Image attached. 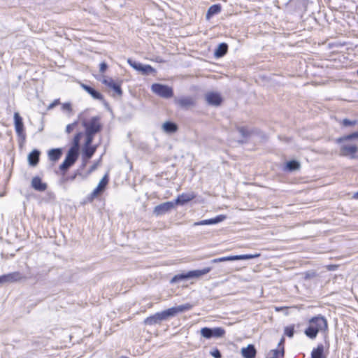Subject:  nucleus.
<instances>
[{"instance_id":"1","label":"nucleus","mask_w":358,"mask_h":358,"mask_svg":"<svg viewBox=\"0 0 358 358\" xmlns=\"http://www.w3.org/2000/svg\"><path fill=\"white\" fill-rule=\"evenodd\" d=\"M328 330V322L327 319L321 315L313 317L308 321V327L305 329V335L310 338L315 339L319 332H326Z\"/></svg>"},{"instance_id":"2","label":"nucleus","mask_w":358,"mask_h":358,"mask_svg":"<svg viewBox=\"0 0 358 358\" xmlns=\"http://www.w3.org/2000/svg\"><path fill=\"white\" fill-rule=\"evenodd\" d=\"M211 267H206L200 270H194L189 271L187 273H179L175 275L170 280V282L171 284H176L179 282L185 281L191 278H199L201 275L208 273L211 271Z\"/></svg>"},{"instance_id":"3","label":"nucleus","mask_w":358,"mask_h":358,"mask_svg":"<svg viewBox=\"0 0 358 358\" xmlns=\"http://www.w3.org/2000/svg\"><path fill=\"white\" fill-rule=\"evenodd\" d=\"M193 305L185 303L178 306L171 307L160 313H158V320H166L176 316L179 313H183L192 308Z\"/></svg>"},{"instance_id":"4","label":"nucleus","mask_w":358,"mask_h":358,"mask_svg":"<svg viewBox=\"0 0 358 358\" xmlns=\"http://www.w3.org/2000/svg\"><path fill=\"white\" fill-rule=\"evenodd\" d=\"M78 118L82 121V125L85 129V133L96 134L102 129V124L99 116L92 117L89 121L82 118L80 114Z\"/></svg>"},{"instance_id":"5","label":"nucleus","mask_w":358,"mask_h":358,"mask_svg":"<svg viewBox=\"0 0 358 358\" xmlns=\"http://www.w3.org/2000/svg\"><path fill=\"white\" fill-rule=\"evenodd\" d=\"M200 332L201 335L207 339L212 338H222L225 334V330L222 327H203L201 329Z\"/></svg>"},{"instance_id":"6","label":"nucleus","mask_w":358,"mask_h":358,"mask_svg":"<svg viewBox=\"0 0 358 358\" xmlns=\"http://www.w3.org/2000/svg\"><path fill=\"white\" fill-rule=\"evenodd\" d=\"M78 155V152L69 149L65 159L59 166V169L63 172H66L76 162Z\"/></svg>"},{"instance_id":"7","label":"nucleus","mask_w":358,"mask_h":358,"mask_svg":"<svg viewBox=\"0 0 358 358\" xmlns=\"http://www.w3.org/2000/svg\"><path fill=\"white\" fill-rule=\"evenodd\" d=\"M259 254H255V255H233V256H227V257H222L220 258L213 259L211 260V263H219V262H228V261H236V260H245V259H254L256 257H259Z\"/></svg>"},{"instance_id":"8","label":"nucleus","mask_w":358,"mask_h":358,"mask_svg":"<svg viewBox=\"0 0 358 358\" xmlns=\"http://www.w3.org/2000/svg\"><path fill=\"white\" fill-rule=\"evenodd\" d=\"M174 103L180 108L187 109L195 105V99L192 96H180L174 98Z\"/></svg>"},{"instance_id":"9","label":"nucleus","mask_w":358,"mask_h":358,"mask_svg":"<svg viewBox=\"0 0 358 358\" xmlns=\"http://www.w3.org/2000/svg\"><path fill=\"white\" fill-rule=\"evenodd\" d=\"M358 152V147L355 145L343 144L340 148L341 156H351V158H355V154Z\"/></svg>"},{"instance_id":"10","label":"nucleus","mask_w":358,"mask_h":358,"mask_svg":"<svg viewBox=\"0 0 358 358\" xmlns=\"http://www.w3.org/2000/svg\"><path fill=\"white\" fill-rule=\"evenodd\" d=\"M305 6L303 0H289L287 3V8L289 11L301 12L304 10Z\"/></svg>"},{"instance_id":"11","label":"nucleus","mask_w":358,"mask_h":358,"mask_svg":"<svg viewBox=\"0 0 358 358\" xmlns=\"http://www.w3.org/2000/svg\"><path fill=\"white\" fill-rule=\"evenodd\" d=\"M22 278V276L20 274V273L13 272V273L0 276V284L19 281Z\"/></svg>"},{"instance_id":"12","label":"nucleus","mask_w":358,"mask_h":358,"mask_svg":"<svg viewBox=\"0 0 358 358\" xmlns=\"http://www.w3.org/2000/svg\"><path fill=\"white\" fill-rule=\"evenodd\" d=\"M205 98L208 103L212 106H218L222 101L220 94L216 92H208L206 94Z\"/></svg>"},{"instance_id":"13","label":"nucleus","mask_w":358,"mask_h":358,"mask_svg":"<svg viewBox=\"0 0 358 358\" xmlns=\"http://www.w3.org/2000/svg\"><path fill=\"white\" fill-rule=\"evenodd\" d=\"M108 182V175L106 174L101 180L99 181L97 187L94 189V191L91 194V196L92 198H95L99 196L101 192H103Z\"/></svg>"},{"instance_id":"14","label":"nucleus","mask_w":358,"mask_h":358,"mask_svg":"<svg viewBox=\"0 0 358 358\" xmlns=\"http://www.w3.org/2000/svg\"><path fill=\"white\" fill-rule=\"evenodd\" d=\"M158 96L165 99L171 98L173 96L172 87L158 83Z\"/></svg>"},{"instance_id":"15","label":"nucleus","mask_w":358,"mask_h":358,"mask_svg":"<svg viewBox=\"0 0 358 358\" xmlns=\"http://www.w3.org/2000/svg\"><path fill=\"white\" fill-rule=\"evenodd\" d=\"M102 83L107 87L113 89L118 96H121L122 95L120 84L115 83L112 78H105L102 80Z\"/></svg>"},{"instance_id":"16","label":"nucleus","mask_w":358,"mask_h":358,"mask_svg":"<svg viewBox=\"0 0 358 358\" xmlns=\"http://www.w3.org/2000/svg\"><path fill=\"white\" fill-rule=\"evenodd\" d=\"M14 124L17 134L21 136L24 133V124L22 118L18 113H14Z\"/></svg>"},{"instance_id":"17","label":"nucleus","mask_w":358,"mask_h":358,"mask_svg":"<svg viewBox=\"0 0 358 358\" xmlns=\"http://www.w3.org/2000/svg\"><path fill=\"white\" fill-rule=\"evenodd\" d=\"M31 187L36 191L43 192L45 191L48 185L45 182H43L42 180L38 176H35L31 180Z\"/></svg>"},{"instance_id":"18","label":"nucleus","mask_w":358,"mask_h":358,"mask_svg":"<svg viewBox=\"0 0 358 358\" xmlns=\"http://www.w3.org/2000/svg\"><path fill=\"white\" fill-rule=\"evenodd\" d=\"M226 219V216L223 215H220L216 216L214 218L203 220L198 222H195L194 225H207V224H217L220 222H222Z\"/></svg>"},{"instance_id":"19","label":"nucleus","mask_w":358,"mask_h":358,"mask_svg":"<svg viewBox=\"0 0 358 358\" xmlns=\"http://www.w3.org/2000/svg\"><path fill=\"white\" fill-rule=\"evenodd\" d=\"M178 125L171 121H166L162 125V131L166 134H173L178 131Z\"/></svg>"},{"instance_id":"20","label":"nucleus","mask_w":358,"mask_h":358,"mask_svg":"<svg viewBox=\"0 0 358 358\" xmlns=\"http://www.w3.org/2000/svg\"><path fill=\"white\" fill-rule=\"evenodd\" d=\"M257 350L253 345H248L246 348L241 349V354L244 358H255Z\"/></svg>"},{"instance_id":"21","label":"nucleus","mask_w":358,"mask_h":358,"mask_svg":"<svg viewBox=\"0 0 358 358\" xmlns=\"http://www.w3.org/2000/svg\"><path fill=\"white\" fill-rule=\"evenodd\" d=\"M81 87L83 90H85L88 94H90L94 99L103 101V95L95 90L92 87L87 85L85 84H81Z\"/></svg>"},{"instance_id":"22","label":"nucleus","mask_w":358,"mask_h":358,"mask_svg":"<svg viewBox=\"0 0 358 358\" xmlns=\"http://www.w3.org/2000/svg\"><path fill=\"white\" fill-rule=\"evenodd\" d=\"M39 157H40V151H38V150H32L28 155L29 164L31 166H36L38 164Z\"/></svg>"},{"instance_id":"23","label":"nucleus","mask_w":358,"mask_h":358,"mask_svg":"<svg viewBox=\"0 0 358 358\" xmlns=\"http://www.w3.org/2000/svg\"><path fill=\"white\" fill-rule=\"evenodd\" d=\"M62 155V150L61 148H53L48 151V156L50 161L53 162H57Z\"/></svg>"},{"instance_id":"24","label":"nucleus","mask_w":358,"mask_h":358,"mask_svg":"<svg viewBox=\"0 0 358 358\" xmlns=\"http://www.w3.org/2000/svg\"><path fill=\"white\" fill-rule=\"evenodd\" d=\"M222 10V6L220 4H214L211 6L206 15V20H209L213 15L219 14Z\"/></svg>"},{"instance_id":"25","label":"nucleus","mask_w":358,"mask_h":358,"mask_svg":"<svg viewBox=\"0 0 358 358\" xmlns=\"http://www.w3.org/2000/svg\"><path fill=\"white\" fill-rule=\"evenodd\" d=\"M194 198V195L192 194H182L176 199V203L180 205H184L186 203L192 201Z\"/></svg>"},{"instance_id":"26","label":"nucleus","mask_w":358,"mask_h":358,"mask_svg":"<svg viewBox=\"0 0 358 358\" xmlns=\"http://www.w3.org/2000/svg\"><path fill=\"white\" fill-rule=\"evenodd\" d=\"M311 358H325L324 355V345L319 344L311 352Z\"/></svg>"},{"instance_id":"27","label":"nucleus","mask_w":358,"mask_h":358,"mask_svg":"<svg viewBox=\"0 0 358 358\" xmlns=\"http://www.w3.org/2000/svg\"><path fill=\"white\" fill-rule=\"evenodd\" d=\"M228 50V45L225 43H220L215 51L216 57H222L226 55Z\"/></svg>"},{"instance_id":"28","label":"nucleus","mask_w":358,"mask_h":358,"mask_svg":"<svg viewBox=\"0 0 358 358\" xmlns=\"http://www.w3.org/2000/svg\"><path fill=\"white\" fill-rule=\"evenodd\" d=\"M82 136V132H79L75 135L73 140V145L71 147L70 150H73L79 153L80 141Z\"/></svg>"},{"instance_id":"29","label":"nucleus","mask_w":358,"mask_h":358,"mask_svg":"<svg viewBox=\"0 0 358 358\" xmlns=\"http://www.w3.org/2000/svg\"><path fill=\"white\" fill-rule=\"evenodd\" d=\"M300 167V163L296 160H291L286 164V169L289 171H294L299 170Z\"/></svg>"},{"instance_id":"30","label":"nucleus","mask_w":358,"mask_h":358,"mask_svg":"<svg viewBox=\"0 0 358 358\" xmlns=\"http://www.w3.org/2000/svg\"><path fill=\"white\" fill-rule=\"evenodd\" d=\"M355 138H358V131L353 132L350 134L340 137L336 139V142L338 144L342 143L343 142L348 140H352Z\"/></svg>"},{"instance_id":"31","label":"nucleus","mask_w":358,"mask_h":358,"mask_svg":"<svg viewBox=\"0 0 358 358\" xmlns=\"http://www.w3.org/2000/svg\"><path fill=\"white\" fill-rule=\"evenodd\" d=\"M96 146H84L83 155L87 159H90L96 151Z\"/></svg>"},{"instance_id":"32","label":"nucleus","mask_w":358,"mask_h":358,"mask_svg":"<svg viewBox=\"0 0 358 358\" xmlns=\"http://www.w3.org/2000/svg\"><path fill=\"white\" fill-rule=\"evenodd\" d=\"M173 203L171 202H165L158 205V214L165 213L173 208Z\"/></svg>"},{"instance_id":"33","label":"nucleus","mask_w":358,"mask_h":358,"mask_svg":"<svg viewBox=\"0 0 358 358\" xmlns=\"http://www.w3.org/2000/svg\"><path fill=\"white\" fill-rule=\"evenodd\" d=\"M273 357L271 358H282L285 356V347L277 348L271 350Z\"/></svg>"},{"instance_id":"34","label":"nucleus","mask_w":358,"mask_h":358,"mask_svg":"<svg viewBox=\"0 0 358 358\" xmlns=\"http://www.w3.org/2000/svg\"><path fill=\"white\" fill-rule=\"evenodd\" d=\"M139 72H141L143 75H149L152 73L155 72V70L150 65L143 64Z\"/></svg>"},{"instance_id":"35","label":"nucleus","mask_w":358,"mask_h":358,"mask_svg":"<svg viewBox=\"0 0 358 358\" xmlns=\"http://www.w3.org/2000/svg\"><path fill=\"white\" fill-rule=\"evenodd\" d=\"M237 129L241 135L245 138H248L251 135V131L245 127H238Z\"/></svg>"},{"instance_id":"36","label":"nucleus","mask_w":358,"mask_h":358,"mask_svg":"<svg viewBox=\"0 0 358 358\" xmlns=\"http://www.w3.org/2000/svg\"><path fill=\"white\" fill-rule=\"evenodd\" d=\"M128 63L130 64L131 67H133L135 70L140 71L142 67L143 64L133 61L131 59H128Z\"/></svg>"},{"instance_id":"37","label":"nucleus","mask_w":358,"mask_h":358,"mask_svg":"<svg viewBox=\"0 0 358 358\" xmlns=\"http://www.w3.org/2000/svg\"><path fill=\"white\" fill-rule=\"evenodd\" d=\"M144 323L145 324H149V325H152V324H156L157 323V314L147 317L144 320Z\"/></svg>"},{"instance_id":"38","label":"nucleus","mask_w":358,"mask_h":358,"mask_svg":"<svg viewBox=\"0 0 358 358\" xmlns=\"http://www.w3.org/2000/svg\"><path fill=\"white\" fill-rule=\"evenodd\" d=\"M94 135L95 134H90L89 133H85L86 140L84 146L92 145Z\"/></svg>"},{"instance_id":"39","label":"nucleus","mask_w":358,"mask_h":358,"mask_svg":"<svg viewBox=\"0 0 358 358\" xmlns=\"http://www.w3.org/2000/svg\"><path fill=\"white\" fill-rule=\"evenodd\" d=\"M294 329L293 326L286 327L285 328V334L287 336L292 338L294 336Z\"/></svg>"},{"instance_id":"40","label":"nucleus","mask_w":358,"mask_h":358,"mask_svg":"<svg viewBox=\"0 0 358 358\" xmlns=\"http://www.w3.org/2000/svg\"><path fill=\"white\" fill-rule=\"evenodd\" d=\"M210 354L214 358H221L222 357V354L217 348H215L214 350L210 351Z\"/></svg>"},{"instance_id":"41","label":"nucleus","mask_w":358,"mask_h":358,"mask_svg":"<svg viewBox=\"0 0 358 358\" xmlns=\"http://www.w3.org/2000/svg\"><path fill=\"white\" fill-rule=\"evenodd\" d=\"M356 124H357L356 120H350L348 119H344L343 120V125L345 127L353 126V125H355Z\"/></svg>"},{"instance_id":"42","label":"nucleus","mask_w":358,"mask_h":358,"mask_svg":"<svg viewBox=\"0 0 358 358\" xmlns=\"http://www.w3.org/2000/svg\"><path fill=\"white\" fill-rule=\"evenodd\" d=\"M77 124H78V122L76 121L72 124H68L66 127V133L70 134L74 129V128L77 125Z\"/></svg>"},{"instance_id":"43","label":"nucleus","mask_w":358,"mask_h":358,"mask_svg":"<svg viewBox=\"0 0 358 358\" xmlns=\"http://www.w3.org/2000/svg\"><path fill=\"white\" fill-rule=\"evenodd\" d=\"M78 173H75L73 174V176H69V177H66V178H64L61 180V182L62 183H64V182H66L67 181L70 180V181H73L76 179V176H77Z\"/></svg>"},{"instance_id":"44","label":"nucleus","mask_w":358,"mask_h":358,"mask_svg":"<svg viewBox=\"0 0 358 358\" xmlns=\"http://www.w3.org/2000/svg\"><path fill=\"white\" fill-rule=\"evenodd\" d=\"M108 68V65L106 62H103L100 64V67H99V71L101 73H104L106 69Z\"/></svg>"},{"instance_id":"45","label":"nucleus","mask_w":358,"mask_h":358,"mask_svg":"<svg viewBox=\"0 0 358 358\" xmlns=\"http://www.w3.org/2000/svg\"><path fill=\"white\" fill-rule=\"evenodd\" d=\"M315 276H316V273H315V272H313V271H308V272H306L305 274L306 279H310Z\"/></svg>"},{"instance_id":"46","label":"nucleus","mask_w":358,"mask_h":358,"mask_svg":"<svg viewBox=\"0 0 358 358\" xmlns=\"http://www.w3.org/2000/svg\"><path fill=\"white\" fill-rule=\"evenodd\" d=\"M59 99H56L52 103H51L48 106V110H51L54 107H55L56 106L59 105Z\"/></svg>"},{"instance_id":"47","label":"nucleus","mask_w":358,"mask_h":358,"mask_svg":"<svg viewBox=\"0 0 358 358\" xmlns=\"http://www.w3.org/2000/svg\"><path fill=\"white\" fill-rule=\"evenodd\" d=\"M62 110H67V111H71V105L69 103H65L62 105Z\"/></svg>"},{"instance_id":"48","label":"nucleus","mask_w":358,"mask_h":358,"mask_svg":"<svg viewBox=\"0 0 358 358\" xmlns=\"http://www.w3.org/2000/svg\"><path fill=\"white\" fill-rule=\"evenodd\" d=\"M285 341V338L282 337L280 341L278 343V348H281V347H284Z\"/></svg>"},{"instance_id":"49","label":"nucleus","mask_w":358,"mask_h":358,"mask_svg":"<svg viewBox=\"0 0 358 358\" xmlns=\"http://www.w3.org/2000/svg\"><path fill=\"white\" fill-rule=\"evenodd\" d=\"M151 89L155 94H157V83H153L151 86Z\"/></svg>"},{"instance_id":"50","label":"nucleus","mask_w":358,"mask_h":358,"mask_svg":"<svg viewBox=\"0 0 358 358\" xmlns=\"http://www.w3.org/2000/svg\"><path fill=\"white\" fill-rule=\"evenodd\" d=\"M97 165H98V164H93V165L90 167V172H92V171H94V170H96V167H97Z\"/></svg>"},{"instance_id":"51","label":"nucleus","mask_w":358,"mask_h":358,"mask_svg":"<svg viewBox=\"0 0 358 358\" xmlns=\"http://www.w3.org/2000/svg\"><path fill=\"white\" fill-rule=\"evenodd\" d=\"M355 199H358V192H356L355 194H354V196H353Z\"/></svg>"},{"instance_id":"52","label":"nucleus","mask_w":358,"mask_h":358,"mask_svg":"<svg viewBox=\"0 0 358 358\" xmlns=\"http://www.w3.org/2000/svg\"><path fill=\"white\" fill-rule=\"evenodd\" d=\"M153 212H154V213H156V212H157V206H155V207L153 208Z\"/></svg>"},{"instance_id":"53","label":"nucleus","mask_w":358,"mask_h":358,"mask_svg":"<svg viewBox=\"0 0 358 358\" xmlns=\"http://www.w3.org/2000/svg\"><path fill=\"white\" fill-rule=\"evenodd\" d=\"M357 75H358V69H357Z\"/></svg>"}]
</instances>
